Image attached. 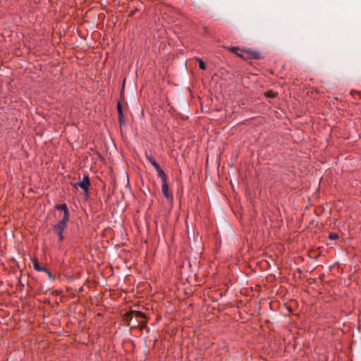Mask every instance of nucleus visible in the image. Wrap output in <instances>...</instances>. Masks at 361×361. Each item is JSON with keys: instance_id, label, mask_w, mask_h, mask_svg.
<instances>
[{"instance_id": "7ed1b4c3", "label": "nucleus", "mask_w": 361, "mask_h": 361, "mask_svg": "<svg viewBox=\"0 0 361 361\" xmlns=\"http://www.w3.org/2000/svg\"><path fill=\"white\" fill-rule=\"evenodd\" d=\"M77 185H78L85 192V195H87L89 187L90 185L88 176H84L82 180L78 182Z\"/></svg>"}, {"instance_id": "9d476101", "label": "nucleus", "mask_w": 361, "mask_h": 361, "mask_svg": "<svg viewBox=\"0 0 361 361\" xmlns=\"http://www.w3.org/2000/svg\"><path fill=\"white\" fill-rule=\"evenodd\" d=\"M196 61L199 63V67L202 70H205L207 68L205 63L203 61V60L200 58H195Z\"/></svg>"}, {"instance_id": "dca6fc26", "label": "nucleus", "mask_w": 361, "mask_h": 361, "mask_svg": "<svg viewBox=\"0 0 361 361\" xmlns=\"http://www.w3.org/2000/svg\"><path fill=\"white\" fill-rule=\"evenodd\" d=\"M359 94H360V96L361 97V93L360 92Z\"/></svg>"}, {"instance_id": "f257e3e1", "label": "nucleus", "mask_w": 361, "mask_h": 361, "mask_svg": "<svg viewBox=\"0 0 361 361\" xmlns=\"http://www.w3.org/2000/svg\"><path fill=\"white\" fill-rule=\"evenodd\" d=\"M54 209L63 212L62 219L52 226L54 233L58 235L59 240L61 242L64 240L63 233L67 227L70 219V212L66 204H57L54 206Z\"/></svg>"}, {"instance_id": "f03ea898", "label": "nucleus", "mask_w": 361, "mask_h": 361, "mask_svg": "<svg viewBox=\"0 0 361 361\" xmlns=\"http://www.w3.org/2000/svg\"><path fill=\"white\" fill-rule=\"evenodd\" d=\"M262 59H264V56L257 50L247 49L245 51V60Z\"/></svg>"}, {"instance_id": "ddd939ff", "label": "nucleus", "mask_w": 361, "mask_h": 361, "mask_svg": "<svg viewBox=\"0 0 361 361\" xmlns=\"http://www.w3.org/2000/svg\"><path fill=\"white\" fill-rule=\"evenodd\" d=\"M119 122L120 123H124V118H123V114L121 113V115H118Z\"/></svg>"}, {"instance_id": "1a4fd4ad", "label": "nucleus", "mask_w": 361, "mask_h": 361, "mask_svg": "<svg viewBox=\"0 0 361 361\" xmlns=\"http://www.w3.org/2000/svg\"><path fill=\"white\" fill-rule=\"evenodd\" d=\"M130 314H133V316L139 317V318H145V314L144 312L140 311H136V310H132L130 311Z\"/></svg>"}, {"instance_id": "f8f14e48", "label": "nucleus", "mask_w": 361, "mask_h": 361, "mask_svg": "<svg viewBox=\"0 0 361 361\" xmlns=\"http://www.w3.org/2000/svg\"><path fill=\"white\" fill-rule=\"evenodd\" d=\"M117 110H118V115H121V113H123L121 103L117 104Z\"/></svg>"}, {"instance_id": "423d86ee", "label": "nucleus", "mask_w": 361, "mask_h": 361, "mask_svg": "<svg viewBox=\"0 0 361 361\" xmlns=\"http://www.w3.org/2000/svg\"><path fill=\"white\" fill-rule=\"evenodd\" d=\"M227 49L231 51L232 53H234L235 54H236L238 56H239L240 58L241 59H243L245 60V54H241V53H239L238 52V50L240 49L238 47H227Z\"/></svg>"}, {"instance_id": "39448f33", "label": "nucleus", "mask_w": 361, "mask_h": 361, "mask_svg": "<svg viewBox=\"0 0 361 361\" xmlns=\"http://www.w3.org/2000/svg\"><path fill=\"white\" fill-rule=\"evenodd\" d=\"M155 170L157 173V176L159 178H160L162 183L167 182V175L165 173V172L163 171V169L160 167V166L155 168Z\"/></svg>"}, {"instance_id": "4468645a", "label": "nucleus", "mask_w": 361, "mask_h": 361, "mask_svg": "<svg viewBox=\"0 0 361 361\" xmlns=\"http://www.w3.org/2000/svg\"><path fill=\"white\" fill-rule=\"evenodd\" d=\"M45 273H47V274L48 275V277L49 279H53L54 277L51 274V273L47 269V271H44Z\"/></svg>"}, {"instance_id": "20e7f679", "label": "nucleus", "mask_w": 361, "mask_h": 361, "mask_svg": "<svg viewBox=\"0 0 361 361\" xmlns=\"http://www.w3.org/2000/svg\"><path fill=\"white\" fill-rule=\"evenodd\" d=\"M161 192L164 195V196L169 200L172 201L173 200V195L171 192H169L168 183H161Z\"/></svg>"}, {"instance_id": "2eb2a0df", "label": "nucleus", "mask_w": 361, "mask_h": 361, "mask_svg": "<svg viewBox=\"0 0 361 361\" xmlns=\"http://www.w3.org/2000/svg\"><path fill=\"white\" fill-rule=\"evenodd\" d=\"M132 317H133V314H130V312L126 315V320L130 321L132 319Z\"/></svg>"}, {"instance_id": "6e6552de", "label": "nucleus", "mask_w": 361, "mask_h": 361, "mask_svg": "<svg viewBox=\"0 0 361 361\" xmlns=\"http://www.w3.org/2000/svg\"><path fill=\"white\" fill-rule=\"evenodd\" d=\"M146 159L154 167V169L159 166L152 155L146 154Z\"/></svg>"}, {"instance_id": "9b49d317", "label": "nucleus", "mask_w": 361, "mask_h": 361, "mask_svg": "<svg viewBox=\"0 0 361 361\" xmlns=\"http://www.w3.org/2000/svg\"><path fill=\"white\" fill-rule=\"evenodd\" d=\"M329 238L331 240H336L338 238V235L336 233H330L329 235Z\"/></svg>"}, {"instance_id": "0eeeda50", "label": "nucleus", "mask_w": 361, "mask_h": 361, "mask_svg": "<svg viewBox=\"0 0 361 361\" xmlns=\"http://www.w3.org/2000/svg\"><path fill=\"white\" fill-rule=\"evenodd\" d=\"M32 262H33V268L35 270L37 271H47V268L45 267H41L38 262H37V259H34L32 260Z\"/></svg>"}]
</instances>
